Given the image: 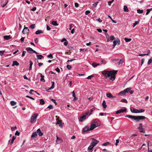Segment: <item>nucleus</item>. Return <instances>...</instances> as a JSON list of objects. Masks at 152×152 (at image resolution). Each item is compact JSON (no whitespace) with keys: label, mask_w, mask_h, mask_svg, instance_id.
<instances>
[{"label":"nucleus","mask_w":152,"mask_h":152,"mask_svg":"<svg viewBox=\"0 0 152 152\" xmlns=\"http://www.w3.org/2000/svg\"><path fill=\"white\" fill-rule=\"evenodd\" d=\"M117 71L113 70L112 71H107L104 70L102 72L103 75L106 78H109V79L113 81L115 79V75L116 74Z\"/></svg>","instance_id":"f257e3e1"},{"label":"nucleus","mask_w":152,"mask_h":152,"mask_svg":"<svg viewBox=\"0 0 152 152\" xmlns=\"http://www.w3.org/2000/svg\"><path fill=\"white\" fill-rule=\"evenodd\" d=\"M125 117L132 119H133L136 120L137 122H138L140 120L144 119L145 118V116H135L128 115H126Z\"/></svg>","instance_id":"f03ea898"},{"label":"nucleus","mask_w":152,"mask_h":152,"mask_svg":"<svg viewBox=\"0 0 152 152\" xmlns=\"http://www.w3.org/2000/svg\"><path fill=\"white\" fill-rule=\"evenodd\" d=\"M38 115V114L37 113H35L32 115L30 119V122L31 123H35Z\"/></svg>","instance_id":"7ed1b4c3"},{"label":"nucleus","mask_w":152,"mask_h":152,"mask_svg":"<svg viewBox=\"0 0 152 152\" xmlns=\"http://www.w3.org/2000/svg\"><path fill=\"white\" fill-rule=\"evenodd\" d=\"M131 88V87L127 88L119 93L118 94V95L121 96H124L125 95L126 93H128Z\"/></svg>","instance_id":"20e7f679"},{"label":"nucleus","mask_w":152,"mask_h":152,"mask_svg":"<svg viewBox=\"0 0 152 152\" xmlns=\"http://www.w3.org/2000/svg\"><path fill=\"white\" fill-rule=\"evenodd\" d=\"M89 114V112H87L83 114V116L79 117H78L79 120L80 121H82L83 120H85L86 119V117Z\"/></svg>","instance_id":"39448f33"},{"label":"nucleus","mask_w":152,"mask_h":152,"mask_svg":"<svg viewBox=\"0 0 152 152\" xmlns=\"http://www.w3.org/2000/svg\"><path fill=\"white\" fill-rule=\"evenodd\" d=\"M120 44V42L119 39L117 38L113 42V48H114L115 46L117 45H119Z\"/></svg>","instance_id":"423d86ee"},{"label":"nucleus","mask_w":152,"mask_h":152,"mask_svg":"<svg viewBox=\"0 0 152 152\" xmlns=\"http://www.w3.org/2000/svg\"><path fill=\"white\" fill-rule=\"evenodd\" d=\"M126 110V108L125 107H122L121 109L118 110L116 112V114H118L121 113H123Z\"/></svg>","instance_id":"0eeeda50"},{"label":"nucleus","mask_w":152,"mask_h":152,"mask_svg":"<svg viewBox=\"0 0 152 152\" xmlns=\"http://www.w3.org/2000/svg\"><path fill=\"white\" fill-rule=\"evenodd\" d=\"M99 121L97 119H95L93 120L92 122V124L94 125L95 126H96L97 127L99 126Z\"/></svg>","instance_id":"6e6552de"},{"label":"nucleus","mask_w":152,"mask_h":152,"mask_svg":"<svg viewBox=\"0 0 152 152\" xmlns=\"http://www.w3.org/2000/svg\"><path fill=\"white\" fill-rule=\"evenodd\" d=\"M139 129L140 132H142L145 133V129L142 128V124L141 123H140L139 124Z\"/></svg>","instance_id":"1a4fd4ad"},{"label":"nucleus","mask_w":152,"mask_h":152,"mask_svg":"<svg viewBox=\"0 0 152 152\" xmlns=\"http://www.w3.org/2000/svg\"><path fill=\"white\" fill-rule=\"evenodd\" d=\"M92 140L91 143L93 145H94V147L98 144L99 141L94 138L92 139Z\"/></svg>","instance_id":"9d476101"},{"label":"nucleus","mask_w":152,"mask_h":152,"mask_svg":"<svg viewBox=\"0 0 152 152\" xmlns=\"http://www.w3.org/2000/svg\"><path fill=\"white\" fill-rule=\"evenodd\" d=\"M29 30L28 29V27H24L22 31V33L23 34H25L29 32Z\"/></svg>","instance_id":"9b49d317"},{"label":"nucleus","mask_w":152,"mask_h":152,"mask_svg":"<svg viewBox=\"0 0 152 152\" xmlns=\"http://www.w3.org/2000/svg\"><path fill=\"white\" fill-rule=\"evenodd\" d=\"M26 50L28 53H34V50L30 47H27L26 48Z\"/></svg>","instance_id":"f8f14e48"},{"label":"nucleus","mask_w":152,"mask_h":152,"mask_svg":"<svg viewBox=\"0 0 152 152\" xmlns=\"http://www.w3.org/2000/svg\"><path fill=\"white\" fill-rule=\"evenodd\" d=\"M56 139L57 140L56 141V144H60L63 142L62 139L61 138L58 137L57 136H56Z\"/></svg>","instance_id":"ddd939ff"},{"label":"nucleus","mask_w":152,"mask_h":152,"mask_svg":"<svg viewBox=\"0 0 152 152\" xmlns=\"http://www.w3.org/2000/svg\"><path fill=\"white\" fill-rule=\"evenodd\" d=\"M130 110L132 113H137L138 110L135 109L133 107H130Z\"/></svg>","instance_id":"4468645a"},{"label":"nucleus","mask_w":152,"mask_h":152,"mask_svg":"<svg viewBox=\"0 0 152 152\" xmlns=\"http://www.w3.org/2000/svg\"><path fill=\"white\" fill-rule=\"evenodd\" d=\"M106 96L108 98H115L116 96H113V95L110 93H107Z\"/></svg>","instance_id":"2eb2a0df"},{"label":"nucleus","mask_w":152,"mask_h":152,"mask_svg":"<svg viewBox=\"0 0 152 152\" xmlns=\"http://www.w3.org/2000/svg\"><path fill=\"white\" fill-rule=\"evenodd\" d=\"M37 133L38 134L39 136H42L43 134V133L41 132L40 129H37Z\"/></svg>","instance_id":"dca6fc26"},{"label":"nucleus","mask_w":152,"mask_h":152,"mask_svg":"<svg viewBox=\"0 0 152 152\" xmlns=\"http://www.w3.org/2000/svg\"><path fill=\"white\" fill-rule=\"evenodd\" d=\"M94 147V145H93L91 144L88 148V149L89 151H92V149Z\"/></svg>","instance_id":"f3484780"},{"label":"nucleus","mask_w":152,"mask_h":152,"mask_svg":"<svg viewBox=\"0 0 152 152\" xmlns=\"http://www.w3.org/2000/svg\"><path fill=\"white\" fill-rule=\"evenodd\" d=\"M19 64L16 61H13L12 64V66H14L15 65H16L17 66H18L19 65Z\"/></svg>","instance_id":"a211bd4d"},{"label":"nucleus","mask_w":152,"mask_h":152,"mask_svg":"<svg viewBox=\"0 0 152 152\" xmlns=\"http://www.w3.org/2000/svg\"><path fill=\"white\" fill-rule=\"evenodd\" d=\"M96 126H95L94 125L92 124H91V125L90 127V130H93L94 129L96 128Z\"/></svg>","instance_id":"6ab92c4d"},{"label":"nucleus","mask_w":152,"mask_h":152,"mask_svg":"<svg viewBox=\"0 0 152 152\" xmlns=\"http://www.w3.org/2000/svg\"><path fill=\"white\" fill-rule=\"evenodd\" d=\"M83 130L85 132L90 131V127L88 126H86L84 128Z\"/></svg>","instance_id":"aec40b11"},{"label":"nucleus","mask_w":152,"mask_h":152,"mask_svg":"<svg viewBox=\"0 0 152 152\" xmlns=\"http://www.w3.org/2000/svg\"><path fill=\"white\" fill-rule=\"evenodd\" d=\"M43 33V31L41 30H38L36 31L35 34H39L40 33Z\"/></svg>","instance_id":"412c9836"},{"label":"nucleus","mask_w":152,"mask_h":152,"mask_svg":"<svg viewBox=\"0 0 152 152\" xmlns=\"http://www.w3.org/2000/svg\"><path fill=\"white\" fill-rule=\"evenodd\" d=\"M44 76L42 74H41V78L40 79V80L42 82H45V80L44 79Z\"/></svg>","instance_id":"4be33fe9"},{"label":"nucleus","mask_w":152,"mask_h":152,"mask_svg":"<svg viewBox=\"0 0 152 152\" xmlns=\"http://www.w3.org/2000/svg\"><path fill=\"white\" fill-rule=\"evenodd\" d=\"M102 106L104 108H105L107 107V105L106 104V102L105 101H104L102 103Z\"/></svg>","instance_id":"5701e85b"},{"label":"nucleus","mask_w":152,"mask_h":152,"mask_svg":"<svg viewBox=\"0 0 152 152\" xmlns=\"http://www.w3.org/2000/svg\"><path fill=\"white\" fill-rule=\"evenodd\" d=\"M37 136V134L36 132H35L33 133L31 135V137H36Z\"/></svg>","instance_id":"b1692460"},{"label":"nucleus","mask_w":152,"mask_h":152,"mask_svg":"<svg viewBox=\"0 0 152 152\" xmlns=\"http://www.w3.org/2000/svg\"><path fill=\"white\" fill-rule=\"evenodd\" d=\"M4 38L6 40H8L10 39V36L8 35H5L4 36Z\"/></svg>","instance_id":"393cba45"},{"label":"nucleus","mask_w":152,"mask_h":152,"mask_svg":"<svg viewBox=\"0 0 152 152\" xmlns=\"http://www.w3.org/2000/svg\"><path fill=\"white\" fill-rule=\"evenodd\" d=\"M110 144V143L108 142H106L103 143L102 145V146H107L109 145Z\"/></svg>","instance_id":"a878e982"},{"label":"nucleus","mask_w":152,"mask_h":152,"mask_svg":"<svg viewBox=\"0 0 152 152\" xmlns=\"http://www.w3.org/2000/svg\"><path fill=\"white\" fill-rule=\"evenodd\" d=\"M52 24L55 26H58V24L57 23V22L56 21H53L52 22Z\"/></svg>","instance_id":"bb28decb"},{"label":"nucleus","mask_w":152,"mask_h":152,"mask_svg":"<svg viewBox=\"0 0 152 152\" xmlns=\"http://www.w3.org/2000/svg\"><path fill=\"white\" fill-rule=\"evenodd\" d=\"M10 104L12 106H14L17 103L15 102L12 101L10 102Z\"/></svg>","instance_id":"cd10ccee"},{"label":"nucleus","mask_w":152,"mask_h":152,"mask_svg":"<svg viewBox=\"0 0 152 152\" xmlns=\"http://www.w3.org/2000/svg\"><path fill=\"white\" fill-rule=\"evenodd\" d=\"M124 11L126 12H128L129 11V10L127 6L124 5Z\"/></svg>","instance_id":"c85d7f7f"},{"label":"nucleus","mask_w":152,"mask_h":152,"mask_svg":"<svg viewBox=\"0 0 152 152\" xmlns=\"http://www.w3.org/2000/svg\"><path fill=\"white\" fill-rule=\"evenodd\" d=\"M37 57L38 59H41L43 56L42 55H37Z\"/></svg>","instance_id":"c756f323"},{"label":"nucleus","mask_w":152,"mask_h":152,"mask_svg":"<svg viewBox=\"0 0 152 152\" xmlns=\"http://www.w3.org/2000/svg\"><path fill=\"white\" fill-rule=\"evenodd\" d=\"M16 137V136H13V137H12V139L11 141V144H12L13 143L14 141L15 140V139Z\"/></svg>","instance_id":"7c9ffc66"},{"label":"nucleus","mask_w":152,"mask_h":152,"mask_svg":"<svg viewBox=\"0 0 152 152\" xmlns=\"http://www.w3.org/2000/svg\"><path fill=\"white\" fill-rule=\"evenodd\" d=\"M8 0H5V3H4L2 5L1 7H4L7 4V3L8 2Z\"/></svg>","instance_id":"2f4dec72"},{"label":"nucleus","mask_w":152,"mask_h":152,"mask_svg":"<svg viewBox=\"0 0 152 152\" xmlns=\"http://www.w3.org/2000/svg\"><path fill=\"white\" fill-rule=\"evenodd\" d=\"M40 104L42 105L44 104L45 103V101L42 99H41L40 100Z\"/></svg>","instance_id":"473e14b6"},{"label":"nucleus","mask_w":152,"mask_h":152,"mask_svg":"<svg viewBox=\"0 0 152 152\" xmlns=\"http://www.w3.org/2000/svg\"><path fill=\"white\" fill-rule=\"evenodd\" d=\"M94 109H93V108H92V109H90V112H89V111H88V112H89V114L88 115H91L93 113V110H94Z\"/></svg>","instance_id":"72a5a7b5"},{"label":"nucleus","mask_w":152,"mask_h":152,"mask_svg":"<svg viewBox=\"0 0 152 152\" xmlns=\"http://www.w3.org/2000/svg\"><path fill=\"white\" fill-rule=\"evenodd\" d=\"M145 111V110L143 109H141L139 110H138L137 113H143Z\"/></svg>","instance_id":"f704fd0d"},{"label":"nucleus","mask_w":152,"mask_h":152,"mask_svg":"<svg viewBox=\"0 0 152 152\" xmlns=\"http://www.w3.org/2000/svg\"><path fill=\"white\" fill-rule=\"evenodd\" d=\"M121 102L126 103H127L128 102L127 100L125 99H122L121 100Z\"/></svg>","instance_id":"c9c22d12"},{"label":"nucleus","mask_w":152,"mask_h":152,"mask_svg":"<svg viewBox=\"0 0 152 152\" xmlns=\"http://www.w3.org/2000/svg\"><path fill=\"white\" fill-rule=\"evenodd\" d=\"M137 12L138 13L141 14L143 13V10L140 9H138L137 10Z\"/></svg>","instance_id":"e433bc0d"},{"label":"nucleus","mask_w":152,"mask_h":152,"mask_svg":"<svg viewBox=\"0 0 152 152\" xmlns=\"http://www.w3.org/2000/svg\"><path fill=\"white\" fill-rule=\"evenodd\" d=\"M125 41L126 42H130L131 40V38H125L124 39Z\"/></svg>","instance_id":"4c0bfd02"},{"label":"nucleus","mask_w":152,"mask_h":152,"mask_svg":"<svg viewBox=\"0 0 152 152\" xmlns=\"http://www.w3.org/2000/svg\"><path fill=\"white\" fill-rule=\"evenodd\" d=\"M139 22L138 21H136L135 23H134L133 24V27H134L136 25L138 24Z\"/></svg>","instance_id":"58836bf2"},{"label":"nucleus","mask_w":152,"mask_h":152,"mask_svg":"<svg viewBox=\"0 0 152 152\" xmlns=\"http://www.w3.org/2000/svg\"><path fill=\"white\" fill-rule=\"evenodd\" d=\"M47 57L48 58H50L51 59H53V57L52 54H50L49 55L47 56Z\"/></svg>","instance_id":"ea45409f"},{"label":"nucleus","mask_w":152,"mask_h":152,"mask_svg":"<svg viewBox=\"0 0 152 152\" xmlns=\"http://www.w3.org/2000/svg\"><path fill=\"white\" fill-rule=\"evenodd\" d=\"M53 102H54L55 104V105H57V102H56V101L55 99H50Z\"/></svg>","instance_id":"a19ab883"},{"label":"nucleus","mask_w":152,"mask_h":152,"mask_svg":"<svg viewBox=\"0 0 152 152\" xmlns=\"http://www.w3.org/2000/svg\"><path fill=\"white\" fill-rule=\"evenodd\" d=\"M35 27V25L34 24H32L30 26V28L32 29H34Z\"/></svg>","instance_id":"79ce46f5"},{"label":"nucleus","mask_w":152,"mask_h":152,"mask_svg":"<svg viewBox=\"0 0 152 152\" xmlns=\"http://www.w3.org/2000/svg\"><path fill=\"white\" fill-rule=\"evenodd\" d=\"M54 82H52V86L51 87H50V88L48 90H50V89L53 88L54 87Z\"/></svg>","instance_id":"37998d69"},{"label":"nucleus","mask_w":152,"mask_h":152,"mask_svg":"<svg viewBox=\"0 0 152 152\" xmlns=\"http://www.w3.org/2000/svg\"><path fill=\"white\" fill-rule=\"evenodd\" d=\"M53 106L52 105L50 104L48 106L47 108H48L50 109H52L53 108Z\"/></svg>","instance_id":"c03bdc74"},{"label":"nucleus","mask_w":152,"mask_h":152,"mask_svg":"<svg viewBox=\"0 0 152 152\" xmlns=\"http://www.w3.org/2000/svg\"><path fill=\"white\" fill-rule=\"evenodd\" d=\"M152 59H150L149 60L148 62V65H150L152 63Z\"/></svg>","instance_id":"a18cd8bd"},{"label":"nucleus","mask_w":152,"mask_h":152,"mask_svg":"<svg viewBox=\"0 0 152 152\" xmlns=\"http://www.w3.org/2000/svg\"><path fill=\"white\" fill-rule=\"evenodd\" d=\"M66 68L67 69L69 70L71 69L72 66L69 65H67L66 66Z\"/></svg>","instance_id":"49530a36"},{"label":"nucleus","mask_w":152,"mask_h":152,"mask_svg":"<svg viewBox=\"0 0 152 152\" xmlns=\"http://www.w3.org/2000/svg\"><path fill=\"white\" fill-rule=\"evenodd\" d=\"M101 62L102 64H105L107 63L106 61L105 60H102L101 61Z\"/></svg>","instance_id":"de8ad7c7"},{"label":"nucleus","mask_w":152,"mask_h":152,"mask_svg":"<svg viewBox=\"0 0 152 152\" xmlns=\"http://www.w3.org/2000/svg\"><path fill=\"white\" fill-rule=\"evenodd\" d=\"M147 12L146 13V15H148L150 12V11H151V9H147Z\"/></svg>","instance_id":"09e8293b"},{"label":"nucleus","mask_w":152,"mask_h":152,"mask_svg":"<svg viewBox=\"0 0 152 152\" xmlns=\"http://www.w3.org/2000/svg\"><path fill=\"white\" fill-rule=\"evenodd\" d=\"M90 12L89 10H87L86 11L85 14L86 15H88L90 13Z\"/></svg>","instance_id":"8fccbe9b"},{"label":"nucleus","mask_w":152,"mask_h":152,"mask_svg":"<svg viewBox=\"0 0 152 152\" xmlns=\"http://www.w3.org/2000/svg\"><path fill=\"white\" fill-rule=\"evenodd\" d=\"M123 62V60L121 59L118 62V64H122Z\"/></svg>","instance_id":"3c124183"},{"label":"nucleus","mask_w":152,"mask_h":152,"mask_svg":"<svg viewBox=\"0 0 152 152\" xmlns=\"http://www.w3.org/2000/svg\"><path fill=\"white\" fill-rule=\"evenodd\" d=\"M11 129L12 131H14L17 129V127L16 126L12 127H11Z\"/></svg>","instance_id":"603ef678"},{"label":"nucleus","mask_w":152,"mask_h":152,"mask_svg":"<svg viewBox=\"0 0 152 152\" xmlns=\"http://www.w3.org/2000/svg\"><path fill=\"white\" fill-rule=\"evenodd\" d=\"M57 124H59L60 126L61 125V122L60 121H57Z\"/></svg>","instance_id":"864d4df0"},{"label":"nucleus","mask_w":152,"mask_h":152,"mask_svg":"<svg viewBox=\"0 0 152 152\" xmlns=\"http://www.w3.org/2000/svg\"><path fill=\"white\" fill-rule=\"evenodd\" d=\"M4 51H0V54L1 56H2L3 55L4 53Z\"/></svg>","instance_id":"5fc2aeb1"},{"label":"nucleus","mask_w":152,"mask_h":152,"mask_svg":"<svg viewBox=\"0 0 152 152\" xmlns=\"http://www.w3.org/2000/svg\"><path fill=\"white\" fill-rule=\"evenodd\" d=\"M94 76L93 75H91L88 76L86 78L88 79H91V77H93Z\"/></svg>","instance_id":"6e6d98bb"},{"label":"nucleus","mask_w":152,"mask_h":152,"mask_svg":"<svg viewBox=\"0 0 152 152\" xmlns=\"http://www.w3.org/2000/svg\"><path fill=\"white\" fill-rule=\"evenodd\" d=\"M119 139H117L116 140V143L115 144V145L117 146L118 145V143L119 142Z\"/></svg>","instance_id":"4d7b16f0"},{"label":"nucleus","mask_w":152,"mask_h":152,"mask_svg":"<svg viewBox=\"0 0 152 152\" xmlns=\"http://www.w3.org/2000/svg\"><path fill=\"white\" fill-rule=\"evenodd\" d=\"M79 5L78 3H76V2L75 3V7H78V6H79Z\"/></svg>","instance_id":"13d9d810"},{"label":"nucleus","mask_w":152,"mask_h":152,"mask_svg":"<svg viewBox=\"0 0 152 152\" xmlns=\"http://www.w3.org/2000/svg\"><path fill=\"white\" fill-rule=\"evenodd\" d=\"M114 1V0H112L111 1H110L108 2V4L109 5H110Z\"/></svg>","instance_id":"bf43d9fd"},{"label":"nucleus","mask_w":152,"mask_h":152,"mask_svg":"<svg viewBox=\"0 0 152 152\" xmlns=\"http://www.w3.org/2000/svg\"><path fill=\"white\" fill-rule=\"evenodd\" d=\"M34 41H35V43H37L38 41V38H35V39H34Z\"/></svg>","instance_id":"052dcab7"},{"label":"nucleus","mask_w":152,"mask_h":152,"mask_svg":"<svg viewBox=\"0 0 152 152\" xmlns=\"http://www.w3.org/2000/svg\"><path fill=\"white\" fill-rule=\"evenodd\" d=\"M47 29L48 31H50L51 29L50 28L48 25L47 26Z\"/></svg>","instance_id":"680f3d73"},{"label":"nucleus","mask_w":152,"mask_h":152,"mask_svg":"<svg viewBox=\"0 0 152 152\" xmlns=\"http://www.w3.org/2000/svg\"><path fill=\"white\" fill-rule=\"evenodd\" d=\"M26 53V51H24L22 53V56H25V54Z\"/></svg>","instance_id":"e2e57ef3"},{"label":"nucleus","mask_w":152,"mask_h":152,"mask_svg":"<svg viewBox=\"0 0 152 152\" xmlns=\"http://www.w3.org/2000/svg\"><path fill=\"white\" fill-rule=\"evenodd\" d=\"M110 39L111 40H113L114 39V37L113 36H111L110 37Z\"/></svg>","instance_id":"0e129e2a"},{"label":"nucleus","mask_w":152,"mask_h":152,"mask_svg":"<svg viewBox=\"0 0 152 152\" xmlns=\"http://www.w3.org/2000/svg\"><path fill=\"white\" fill-rule=\"evenodd\" d=\"M55 70H56V71H57V72H60V69H59L58 68V67H57V68H56V69H55Z\"/></svg>","instance_id":"69168bd1"},{"label":"nucleus","mask_w":152,"mask_h":152,"mask_svg":"<svg viewBox=\"0 0 152 152\" xmlns=\"http://www.w3.org/2000/svg\"><path fill=\"white\" fill-rule=\"evenodd\" d=\"M68 43V42L66 41H65V42H64V45L65 46H66Z\"/></svg>","instance_id":"338daca9"},{"label":"nucleus","mask_w":152,"mask_h":152,"mask_svg":"<svg viewBox=\"0 0 152 152\" xmlns=\"http://www.w3.org/2000/svg\"><path fill=\"white\" fill-rule=\"evenodd\" d=\"M20 134L19 132H18V131H17L15 133V135H19Z\"/></svg>","instance_id":"774afa93"}]
</instances>
